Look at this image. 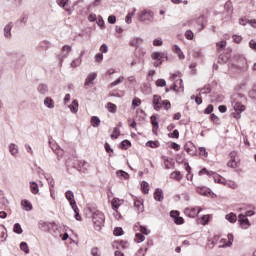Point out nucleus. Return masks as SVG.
Returning <instances> with one entry per match:
<instances>
[{
  "label": "nucleus",
  "instance_id": "obj_58",
  "mask_svg": "<svg viewBox=\"0 0 256 256\" xmlns=\"http://www.w3.org/2000/svg\"><path fill=\"white\" fill-rule=\"evenodd\" d=\"M119 137V128H114L113 134H111V139H117Z\"/></svg>",
  "mask_w": 256,
  "mask_h": 256
},
{
  "label": "nucleus",
  "instance_id": "obj_48",
  "mask_svg": "<svg viewBox=\"0 0 256 256\" xmlns=\"http://www.w3.org/2000/svg\"><path fill=\"white\" fill-rule=\"evenodd\" d=\"M20 249L21 251H24V253H29V246L27 245V242H21Z\"/></svg>",
  "mask_w": 256,
  "mask_h": 256
},
{
  "label": "nucleus",
  "instance_id": "obj_55",
  "mask_svg": "<svg viewBox=\"0 0 256 256\" xmlns=\"http://www.w3.org/2000/svg\"><path fill=\"white\" fill-rule=\"evenodd\" d=\"M156 85L157 87H165V85H167V81H165V79H158L156 81Z\"/></svg>",
  "mask_w": 256,
  "mask_h": 256
},
{
  "label": "nucleus",
  "instance_id": "obj_53",
  "mask_svg": "<svg viewBox=\"0 0 256 256\" xmlns=\"http://www.w3.org/2000/svg\"><path fill=\"white\" fill-rule=\"evenodd\" d=\"M46 181H48V185H50V189H55V180L53 177L46 178Z\"/></svg>",
  "mask_w": 256,
  "mask_h": 256
},
{
  "label": "nucleus",
  "instance_id": "obj_52",
  "mask_svg": "<svg viewBox=\"0 0 256 256\" xmlns=\"http://www.w3.org/2000/svg\"><path fill=\"white\" fill-rule=\"evenodd\" d=\"M185 37L186 39H188L189 41L193 40V37H195V35L193 34V31L191 30H187L185 32Z\"/></svg>",
  "mask_w": 256,
  "mask_h": 256
},
{
  "label": "nucleus",
  "instance_id": "obj_49",
  "mask_svg": "<svg viewBox=\"0 0 256 256\" xmlns=\"http://www.w3.org/2000/svg\"><path fill=\"white\" fill-rule=\"evenodd\" d=\"M123 81H125V77H120L116 81L112 82L110 87H117V85H119V83H123Z\"/></svg>",
  "mask_w": 256,
  "mask_h": 256
},
{
  "label": "nucleus",
  "instance_id": "obj_64",
  "mask_svg": "<svg viewBox=\"0 0 256 256\" xmlns=\"http://www.w3.org/2000/svg\"><path fill=\"white\" fill-rule=\"evenodd\" d=\"M145 253H147V248L143 250V248H140L135 256H145Z\"/></svg>",
  "mask_w": 256,
  "mask_h": 256
},
{
  "label": "nucleus",
  "instance_id": "obj_50",
  "mask_svg": "<svg viewBox=\"0 0 256 256\" xmlns=\"http://www.w3.org/2000/svg\"><path fill=\"white\" fill-rule=\"evenodd\" d=\"M113 233L116 237H121V235H123V228L116 227Z\"/></svg>",
  "mask_w": 256,
  "mask_h": 256
},
{
  "label": "nucleus",
  "instance_id": "obj_8",
  "mask_svg": "<svg viewBox=\"0 0 256 256\" xmlns=\"http://www.w3.org/2000/svg\"><path fill=\"white\" fill-rule=\"evenodd\" d=\"M188 26L195 27V29H197V31H203V29H204L203 22L201 21V18L188 21Z\"/></svg>",
  "mask_w": 256,
  "mask_h": 256
},
{
  "label": "nucleus",
  "instance_id": "obj_44",
  "mask_svg": "<svg viewBox=\"0 0 256 256\" xmlns=\"http://www.w3.org/2000/svg\"><path fill=\"white\" fill-rule=\"evenodd\" d=\"M197 193H199V195H204L207 196L209 193V190H207V188H203V187H198L196 189Z\"/></svg>",
  "mask_w": 256,
  "mask_h": 256
},
{
  "label": "nucleus",
  "instance_id": "obj_6",
  "mask_svg": "<svg viewBox=\"0 0 256 256\" xmlns=\"http://www.w3.org/2000/svg\"><path fill=\"white\" fill-rule=\"evenodd\" d=\"M154 17L155 13H153L151 10H142L138 13V21L141 23H146V21L153 23Z\"/></svg>",
  "mask_w": 256,
  "mask_h": 256
},
{
  "label": "nucleus",
  "instance_id": "obj_1",
  "mask_svg": "<svg viewBox=\"0 0 256 256\" xmlns=\"http://www.w3.org/2000/svg\"><path fill=\"white\" fill-rule=\"evenodd\" d=\"M244 101H246L245 95L241 93H234L231 96V103L235 111L233 113L235 119H241V113L246 109L245 105H243Z\"/></svg>",
  "mask_w": 256,
  "mask_h": 256
},
{
  "label": "nucleus",
  "instance_id": "obj_43",
  "mask_svg": "<svg viewBox=\"0 0 256 256\" xmlns=\"http://www.w3.org/2000/svg\"><path fill=\"white\" fill-rule=\"evenodd\" d=\"M212 177H213L215 183H220V184H222V185L225 184V182H223V180H222V178H221V176H220L219 174H217V173L214 172V174L212 175Z\"/></svg>",
  "mask_w": 256,
  "mask_h": 256
},
{
  "label": "nucleus",
  "instance_id": "obj_13",
  "mask_svg": "<svg viewBox=\"0 0 256 256\" xmlns=\"http://www.w3.org/2000/svg\"><path fill=\"white\" fill-rule=\"evenodd\" d=\"M161 96L159 95H154L153 96V106H154V109L155 111H161Z\"/></svg>",
  "mask_w": 256,
  "mask_h": 256
},
{
  "label": "nucleus",
  "instance_id": "obj_51",
  "mask_svg": "<svg viewBox=\"0 0 256 256\" xmlns=\"http://www.w3.org/2000/svg\"><path fill=\"white\" fill-rule=\"evenodd\" d=\"M171 139H179V130H174L172 133L168 134Z\"/></svg>",
  "mask_w": 256,
  "mask_h": 256
},
{
  "label": "nucleus",
  "instance_id": "obj_37",
  "mask_svg": "<svg viewBox=\"0 0 256 256\" xmlns=\"http://www.w3.org/2000/svg\"><path fill=\"white\" fill-rule=\"evenodd\" d=\"M151 124L154 129H159V122L157 121V116L152 115L151 116Z\"/></svg>",
  "mask_w": 256,
  "mask_h": 256
},
{
  "label": "nucleus",
  "instance_id": "obj_31",
  "mask_svg": "<svg viewBox=\"0 0 256 256\" xmlns=\"http://www.w3.org/2000/svg\"><path fill=\"white\" fill-rule=\"evenodd\" d=\"M52 150L55 152L58 159H61V157H63V155H65V151L63 149H61L59 146L56 147V150H55V148H52Z\"/></svg>",
  "mask_w": 256,
  "mask_h": 256
},
{
  "label": "nucleus",
  "instance_id": "obj_62",
  "mask_svg": "<svg viewBox=\"0 0 256 256\" xmlns=\"http://www.w3.org/2000/svg\"><path fill=\"white\" fill-rule=\"evenodd\" d=\"M132 105H133V107H139V105H141V99L134 98L132 101Z\"/></svg>",
  "mask_w": 256,
  "mask_h": 256
},
{
  "label": "nucleus",
  "instance_id": "obj_25",
  "mask_svg": "<svg viewBox=\"0 0 256 256\" xmlns=\"http://www.w3.org/2000/svg\"><path fill=\"white\" fill-rule=\"evenodd\" d=\"M171 179H175V181H181L183 179V175H181L180 171H174L170 175Z\"/></svg>",
  "mask_w": 256,
  "mask_h": 256
},
{
  "label": "nucleus",
  "instance_id": "obj_4",
  "mask_svg": "<svg viewBox=\"0 0 256 256\" xmlns=\"http://www.w3.org/2000/svg\"><path fill=\"white\" fill-rule=\"evenodd\" d=\"M216 45L218 47V53H220V55L218 56V63H220V65H223V63H227L229 61V57H231V54L229 53L226 55L222 54L225 48L227 47V41L222 40L218 42Z\"/></svg>",
  "mask_w": 256,
  "mask_h": 256
},
{
  "label": "nucleus",
  "instance_id": "obj_57",
  "mask_svg": "<svg viewBox=\"0 0 256 256\" xmlns=\"http://www.w3.org/2000/svg\"><path fill=\"white\" fill-rule=\"evenodd\" d=\"M7 239V232L5 230H0V243H3Z\"/></svg>",
  "mask_w": 256,
  "mask_h": 256
},
{
  "label": "nucleus",
  "instance_id": "obj_24",
  "mask_svg": "<svg viewBox=\"0 0 256 256\" xmlns=\"http://www.w3.org/2000/svg\"><path fill=\"white\" fill-rule=\"evenodd\" d=\"M44 105L48 107V109H53L55 107V104L53 102V99L51 97H46L44 99Z\"/></svg>",
  "mask_w": 256,
  "mask_h": 256
},
{
  "label": "nucleus",
  "instance_id": "obj_54",
  "mask_svg": "<svg viewBox=\"0 0 256 256\" xmlns=\"http://www.w3.org/2000/svg\"><path fill=\"white\" fill-rule=\"evenodd\" d=\"M162 105L164 109H166V111H169V109H171V102H169V100H163Z\"/></svg>",
  "mask_w": 256,
  "mask_h": 256
},
{
  "label": "nucleus",
  "instance_id": "obj_34",
  "mask_svg": "<svg viewBox=\"0 0 256 256\" xmlns=\"http://www.w3.org/2000/svg\"><path fill=\"white\" fill-rule=\"evenodd\" d=\"M141 189H142V192L144 193V195L149 194V183L143 181L141 183Z\"/></svg>",
  "mask_w": 256,
  "mask_h": 256
},
{
  "label": "nucleus",
  "instance_id": "obj_22",
  "mask_svg": "<svg viewBox=\"0 0 256 256\" xmlns=\"http://www.w3.org/2000/svg\"><path fill=\"white\" fill-rule=\"evenodd\" d=\"M90 123L92 127H99V125H101V119H99V117L97 116H92L90 119Z\"/></svg>",
  "mask_w": 256,
  "mask_h": 256
},
{
  "label": "nucleus",
  "instance_id": "obj_42",
  "mask_svg": "<svg viewBox=\"0 0 256 256\" xmlns=\"http://www.w3.org/2000/svg\"><path fill=\"white\" fill-rule=\"evenodd\" d=\"M119 199L118 198H114L113 200H112V209L114 210V211H117L118 209H119V207H120V205L121 204H119Z\"/></svg>",
  "mask_w": 256,
  "mask_h": 256
},
{
  "label": "nucleus",
  "instance_id": "obj_2",
  "mask_svg": "<svg viewBox=\"0 0 256 256\" xmlns=\"http://www.w3.org/2000/svg\"><path fill=\"white\" fill-rule=\"evenodd\" d=\"M92 221L94 223V227L97 231H101L103 225H105V214L103 212L96 210L92 214Z\"/></svg>",
  "mask_w": 256,
  "mask_h": 256
},
{
  "label": "nucleus",
  "instance_id": "obj_10",
  "mask_svg": "<svg viewBox=\"0 0 256 256\" xmlns=\"http://www.w3.org/2000/svg\"><path fill=\"white\" fill-rule=\"evenodd\" d=\"M238 221L244 229H248V227H251V222H249V219H247V216L245 214H239L238 215Z\"/></svg>",
  "mask_w": 256,
  "mask_h": 256
},
{
  "label": "nucleus",
  "instance_id": "obj_35",
  "mask_svg": "<svg viewBox=\"0 0 256 256\" xmlns=\"http://www.w3.org/2000/svg\"><path fill=\"white\" fill-rule=\"evenodd\" d=\"M129 147H131V141L129 140H123L120 144V149L127 150Z\"/></svg>",
  "mask_w": 256,
  "mask_h": 256
},
{
  "label": "nucleus",
  "instance_id": "obj_18",
  "mask_svg": "<svg viewBox=\"0 0 256 256\" xmlns=\"http://www.w3.org/2000/svg\"><path fill=\"white\" fill-rule=\"evenodd\" d=\"M30 191L33 195H37L39 193V184L37 182H30Z\"/></svg>",
  "mask_w": 256,
  "mask_h": 256
},
{
  "label": "nucleus",
  "instance_id": "obj_16",
  "mask_svg": "<svg viewBox=\"0 0 256 256\" xmlns=\"http://www.w3.org/2000/svg\"><path fill=\"white\" fill-rule=\"evenodd\" d=\"M37 91L41 95H47V93L49 92V87L47 86V84H39Z\"/></svg>",
  "mask_w": 256,
  "mask_h": 256
},
{
  "label": "nucleus",
  "instance_id": "obj_17",
  "mask_svg": "<svg viewBox=\"0 0 256 256\" xmlns=\"http://www.w3.org/2000/svg\"><path fill=\"white\" fill-rule=\"evenodd\" d=\"M71 113H77L79 111V101L73 100L72 104L69 105Z\"/></svg>",
  "mask_w": 256,
  "mask_h": 256
},
{
  "label": "nucleus",
  "instance_id": "obj_41",
  "mask_svg": "<svg viewBox=\"0 0 256 256\" xmlns=\"http://www.w3.org/2000/svg\"><path fill=\"white\" fill-rule=\"evenodd\" d=\"M199 175H208L209 177H213L215 175V172L207 170V168H203L200 170Z\"/></svg>",
  "mask_w": 256,
  "mask_h": 256
},
{
  "label": "nucleus",
  "instance_id": "obj_15",
  "mask_svg": "<svg viewBox=\"0 0 256 256\" xmlns=\"http://www.w3.org/2000/svg\"><path fill=\"white\" fill-rule=\"evenodd\" d=\"M154 199H155V201H159V202L163 201V199H164L163 189L158 188L155 190Z\"/></svg>",
  "mask_w": 256,
  "mask_h": 256
},
{
  "label": "nucleus",
  "instance_id": "obj_14",
  "mask_svg": "<svg viewBox=\"0 0 256 256\" xmlns=\"http://www.w3.org/2000/svg\"><path fill=\"white\" fill-rule=\"evenodd\" d=\"M11 29H13V22L8 23L4 27V37H6V39H11V37H13L11 34Z\"/></svg>",
  "mask_w": 256,
  "mask_h": 256
},
{
  "label": "nucleus",
  "instance_id": "obj_33",
  "mask_svg": "<svg viewBox=\"0 0 256 256\" xmlns=\"http://www.w3.org/2000/svg\"><path fill=\"white\" fill-rule=\"evenodd\" d=\"M9 151L11 153V155H17V153H19V149L17 148V145H15L14 143L9 145Z\"/></svg>",
  "mask_w": 256,
  "mask_h": 256
},
{
  "label": "nucleus",
  "instance_id": "obj_61",
  "mask_svg": "<svg viewBox=\"0 0 256 256\" xmlns=\"http://www.w3.org/2000/svg\"><path fill=\"white\" fill-rule=\"evenodd\" d=\"M199 151H200L201 157H207L208 156L207 149H205V147H200Z\"/></svg>",
  "mask_w": 256,
  "mask_h": 256
},
{
  "label": "nucleus",
  "instance_id": "obj_7",
  "mask_svg": "<svg viewBox=\"0 0 256 256\" xmlns=\"http://www.w3.org/2000/svg\"><path fill=\"white\" fill-rule=\"evenodd\" d=\"M170 217L174 219V223H176V225H183V223H185V220L183 217L179 216V211L177 210L170 211Z\"/></svg>",
  "mask_w": 256,
  "mask_h": 256
},
{
  "label": "nucleus",
  "instance_id": "obj_36",
  "mask_svg": "<svg viewBox=\"0 0 256 256\" xmlns=\"http://www.w3.org/2000/svg\"><path fill=\"white\" fill-rule=\"evenodd\" d=\"M13 231L14 233H17V235H21V233H23V228L21 227V224L15 223Z\"/></svg>",
  "mask_w": 256,
  "mask_h": 256
},
{
  "label": "nucleus",
  "instance_id": "obj_60",
  "mask_svg": "<svg viewBox=\"0 0 256 256\" xmlns=\"http://www.w3.org/2000/svg\"><path fill=\"white\" fill-rule=\"evenodd\" d=\"M228 167H231L232 169H235L237 168V160H230L228 163H227Z\"/></svg>",
  "mask_w": 256,
  "mask_h": 256
},
{
  "label": "nucleus",
  "instance_id": "obj_26",
  "mask_svg": "<svg viewBox=\"0 0 256 256\" xmlns=\"http://www.w3.org/2000/svg\"><path fill=\"white\" fill-rule=\"evenodd\" d=\"M141 43H143V39L137 37V38H133L131 41H130V45L132 47H139V45H141Z\"/></svg>",
  "mask_w": 256,
  "mask_h": 256
},
{
  "label": "nucleus",
  "instance_id": "obj_29",
  "mask_svg": "<svg viewBox=\"0 0 256 256\" xmlns=\"http://www.w3.org/2000/svg\"><path fill=\"white\" fill-rule=\"evenodd\" d=\"M197 91H199L200 95H208V93H211V86L206 85L202 89H198Z\"/></svg>",
  "mask_w": 256,
  "mask_h": 256
},
{
  "label": "nucleus",
  "instance_id": "obj_32",
  "mask_svg": "<svg viewBox=\"0 0 256 256\" xmlns=\"http://www.w3.org/2000/svg\"><path fill=\"white\" fill-rule=\"evenodd\" d=\"M137 11V9L134 8L133 12H129L125 18V22L130 25V23L132 22L133 16L135 15V12Z\"/></svg>",
  "mask_w": 256,
  "mask_h": 256
},
{
  "label": "nucleus",
  "instance_id": "obj_45",
  "mask_svg": "<svg viewBox=\"0 0 256 256\" xmlns=\"http://www.w3.org/2000/svg\"><path fill=\"white\" fill-rule=\"evenodd\" d=\"M81 62H82V60H81V58H76L75 60H73L72 62H71V67L73 68V69H75V67H79V65H81Z\"/></svg>",
  "mask_w": 256,
  "mask_h": 256
},
{
  "label": "nucleus",
  "instance_id": "obj_63",
  "mask_svg": "<svg viewBox=\"0 0 256 256\" xmlns=\"http://www.w3.org/2000/svg\"><path fill=\"white\" fill-rule=\"evenodd\" d=\"M248 95H249L250 99H256V90H255V88L250 90Z\"/></svg>",
  "mask_w": 256,
  "mask_h": 256
},
{
  "label": "nucleus",
  "instance_id": "obj_9",
  "mask_svg": "<svg viewBox=\"0 0 256 256\" xmlns=\"http://www.w3.org/2000/svg\"><path fill=\"white\" fill-rule=\"evenodd\" d=\"M65 197L67 201H69L70 207H76L77 201H75V194L73 193V191L71 190L66 191Z\"/></svg>",
  "mask_w": 256,
  "mask_h": 256
},
{
  "label": "nucleus",
  "instance_id": "obj_39",
  "mask_svg": "<svg viewBox=\"0 0 256 256\" xmlns=\"http://www.w3.org/2000/svg\"><path fill=\"white\" fill-rule=\"evenodd\" d=\"M117 177H122V179H129V173L123 171V170H118L116 172Z\"/></svg>",
  "mask_w": 256,
  "mask_h": 256
},
{
  "label": "nucleus",
  "instance_id": "obj_28",
  "mask_svg": "<svg viewBox=\"0 0 256 256\" xmlns=\"http://www.w3.org/2000/svg\"><path fill=\"white\" fill-rule=\"evenodd\" d=\"M140 63H141V58L139 57V56H134L133 58H132V61L130 62V67L131 68H133V67H135L136 65H140Z\"/></svg>",
  "mask_w": 256,
  "mask_h": 256
},
{
  "label": "nucleus",
  "instance_id": "obj_11",
  "mask_svg": "<svg viewBox=\"0 0 256 256\" xmlns=\"http://www.w3.org/2000/svg\"><path fill=\"white\" fill-rule=\"evenodd\" d=\"M96 79H97V73L89 74L84 83L85 89H88L89 85H93V81H95Z\"/></svg>",
  "mask_w": 256,
  "mask_h": 256
},
{
  "label": "nucleus",
  "instance_id": "obj_12",
  "mask_svg": "<svg viewBox=\"0 0 256 256\" xmlns=\"http://www.w3.org/2000/svg\"><path fill=\"white\" fill-rule=\"evenodd\" d=\"M224 11L227 17H231L233 15V2L227 1L224 5Z\"/></svg>",
  "mask_w": 256,
  "mask_h": 256
},
{
  "label": "nucleus",
  "instance_id": "obj_23",
  "mask_svg": "<svg viewBox=\"0 0 256 256\" xmlns=\"http://www.w3.org/2000/svg\"><path fill=\"white\" fill-rule=\"evenodd\" d=\"M173 51L178 55L179 59H185V54H183V51H181V48L178 45L173 47Z\"/></svg>",
  "mask_w": 256,
  "mask_h": 256
},
{
  "label": "nucleus",
  "instance_id": "obj_27",
  "mask_svg": "<svg viewBox=\"0 0 256 256\" xmlns=\"http://www.w3.org/2000/svg\"><path fill=\"white\" fill-rule=\"evenodd\" d=\"M160 146L159 141H148L146 142V147H150L151 149H157Z\"/></svg>",
  "mask_w": 256,
  "mask_h": 256
},
{
  "label": "nucleus",
  "instance_id": "obj_5",
  "mask_svg": "<svg viewBox=\"0 0 256 256\" xmlns=\"http://www.w3.org/2000/svg\"><path fill=\"white\" fill-rule=\"evenodd\" d=\"M151 59L154 61L153 62L154 67H160V65H163V62L165 61V59L167 60V53L153 52L151 54Z\"/></svg>",
  "mask_w": 256,
  "mask_h": 256
},
{
  "label": "nucleus",
  "instance_id": "obj_3",
  "mask_svg": "<svg viewBox=\"0 0 256 256\" xmlns=\"http://www.w3.org/2000/svg\"><path fill=\"white\" fill-rule=\"evenodd\" d=\"M38 229L44 231V233H55L59 229V226L55 222H47L40 220L38 222Z\"/></svg>",
  "mask_w": 256,
  "mask_h": 256
},
{
  "label": "nucleus",
  "instance_id": "obj_19",
  "mask_svg": "<svg viewBox=\"0 0 256 256\" xmlns=\"http://www.w3.org/2000/svg\"><path fill=\"white\" fill-rule=\"evenodd\" d=\"M56 3L59 5V7L65 9V11H70V9L67 8V5H69V0H56Z\"/></svg>",
  "mask_w": 256,
  "mask_h": 256
},
{
  "label": "nucleus",
  "instance_id": "obj_46",
  "mask_svg": "<svg viewBox=\"0 0 256 256\" xmlns=\"http://www.w3.org/2000/svg\"><path fill=\"white\" fill-rule=\"evenodd\" d=\"M135 241H136V243H143V241H145V235H143L141 233H136Z\"/></svg>",
  "mask_w": 256,
  "mask_h": 256
},
{
  "label": "nucleus",
  "instance_id": "obj_40",
  "mask_svg": "<svg viewBox=\"0 0 256 256\" xmlns=\"http://www.w3.org/2000/svg\"><path fill=\"white\" fill-rule=\"evenodd\" d=\"M107 107H108V111L110 113H117V105H115L111 102H108Z\"/></svg>",
  "mask_w": 256,
  "mask_h": 256
},
{
  "label": "nucleus",
  "instance_id": "obj_38",
  "mask_svg": "<svg viewBox=\"0 0 256 256\" xmlns=\"http://www.w3.org/2000/svg\"><path fill=\"white\" fill-rule=\"evenodd\" d=\"M193 147V143H189L184 146V149L189 153V155H195V152H193Z\"/></svg>",
  "mask_w": 256,
  "mask_h": 256
},
{
  "label": "nucleus",
  "instance_id": "obj_21",
  "mask_svg": "<svg viewBox=\"0 0 256 256\" xmlns=\"http://www.w3.org/2000/svg\"><path fill=\"white\" fill-rule=\"evenodd\" d=\"M22 207H24L25 211H33V205L29 200H23L21 202Z\"/></svg>",
  "mask_w": 256,
  "mask_h": 256
},
{
  "label": "nucleus",
  "instance_id": "obj_56",
  "mask_svg": "<svg viewBox=\"0 0 256 256\" xmlns=\"http://www.w3.org/2000/svg\"><path fill=\"white\" fill-rule=\"evenodd\" d=\"M205 115H211L213 113V104H210L207 106V108L204 110Z\"/></svg>",
  "mask_w": 256,
  "mask_h": 256
},
{
  "label": "nucleus",
  "instance_id": "obj_59",
  "mask_svg": "<svg viewBox=\"0 0 256 256\" xmlns=\"http://www.w3.org/2000/svg\"><path fill=\"white\" fill-rule=\"evenodd\" d=\"M91 255L92 256H101V253H99V248H97V247L92 248Z\"/></svg>",
  "mask_w": 256,
  "mask_h": 256
},
{
  "label": "nucleus",
  "instance_id": "obj_20",
  "mask_svg": "<svg viewBox=\"0 0 256 256\" xmlns=\"http://www.w3.org/2000/svg\"><path fill=\"white\" fill-rule=\"evenodd\" d=\"M225 219L229 221V223H236L237 222V214L231 212L225 216Z\"/></svg>",
  "mask_w": 256,
  "mask_h": 256
},
{
  "label": "nucleus",
  "instance_id": "obj_30",
  "mask_svg": "<svg viewBox=\"0 0 256 256\" xmlns=\"http://www.w3.org/2000/svg\"><path fill=\"white\" fill-rule=\"evenodd\" d=\"M134 207L137 208V211H139L140 213H143V202H141V200H135L134 201Z\"/></svg>",
  "mask_w": 256,
  "mask_h": 256
},
{
  "label": "nucleus",
  "instance_id": "obj_47",
  "mask_svg": "<svg viewBox=\"0 0 256 256\" xmlns=\"http://www.w3.org/2000/svg\"><path fill=\"white\" fill-rule=\"evenodd\" d=\"M72 209L75 213L76 221H81V215L79 214V208L77 207V205H76V207L72 206Z\"/></svg>",
  "mask_w": 256,
  "mask_h": 256
}]
</instances>
